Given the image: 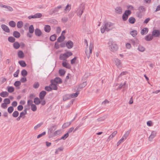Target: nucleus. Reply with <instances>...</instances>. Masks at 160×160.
I'll use <instances>...</instances> for the list:
<instances>
[{"label": "nucleus", "instance_id": "obj_25", "mask_svg": "<svg viewBox=\"0 0 160 160\" xmlns=\"http://www.w3.org/2000/svg\"><path fill=\"white\" fill-rule=\"evenodd\" d=\"M65 39V37L64 35H61L57 39V42H61L63 41Z\"/></svg>", "mask_w": 160, "mask_h": 160}, {"label": "nucleus", "instance_id": "obj_7", "mask_svg": "<svg viewBox=\"0 0 160 160\" xmlns=\"http://www.w3.org/2000/svg\"><path fill=\"white\" fill-rule=\"evenodd\" d=\"M160 35V32L158 30L154 29L152 32V36L153 37H158Z\"/></svg>", "mask_w": 160, "mask_h": 160}, {"label": "nucleus", "instance_id": "obj_22", "mask_svg": "<svg viewBox=\"0 0 160 160\" xmlns=\"http://www.w3.org/2000/svg\"><path fill=\"white\" fill-rule=\"evenodd\" d=\"M14 48L16 49H18L20 46L19 43L17 42H15L13 44Z\"/></svg>", "mask_w": 160, "mask_h": 160}, {"label": "nucleus", "instance_id": "obj_10", "mask_svg": "<svg viewBox=\"0 0 160 160\" xmlns=\"http://www.w3.org/2000/svg\"><path fill=\"white\" fill-rule=\"evenodd\" d=\"M1 28L5 32L7 33H9L10 32L9 28L5 24H2L1 25Z\"/></svg>", "mask_w": 160, "mask_h": 160}, {"label": "nucleus", "instance_id": "obj_29", "mask_svg": "<svg viewBox=\"0 0 160 160\" xmlns=\"http://www.w3.org/2000/svg\"><path fill=\"white\" fill-rule=\"evenodd\" d=\"M138 50L140 52H143L145 50V48L141 45H139L138 46Z\"/></svg>", "mask_w": 160, "mask_h": 160}, {"label": "nucleus", "instance_id": "obj_20", "mask_svg": "<svg viewBox=\"0 0 160 160\" xmlns=\"http://www.w3.org/2000/svg\"><path fill=\"white\" fill-rule=\"evenodd\" d=\"M117 131H115L113 132L112 134H111L109 137L107 139V141H109L110 140L113 138V137L115 136L117 134Z\"/></svg>", "mask_w": 160, "mask_h": 160}, {"label": "nucleus", "instance_id": "obj_30", "mask_svg": "<svg viewBox=\"0 0 160 160\" xmlns=\"http://www.w3.org/2000/svg\"><path fill=\"white\" fill-rule=\"evenodd\" d=\"M29 32L31 34L33 33L34 32V28L33 25H31L28 28Z\"/></svg>", "mask_w": 160, "mask_h": 160}, {"label": "nucleus", "instance_id": "obj_59", "mask_svg": "<svg viewBox=\"0 0 160 160\" xmlns=\"http://www.w3.org/2000/svg\"><path fill=\"white\" fill-rule=\"evenodd\" d=\"M19 72V69H18L17 71L14 73L13 74V76L15 77H17L18 76V75Z\"/></svg>", "mask_w": 160, "mask_h": 160}, {"label": "nucleus", "instance_id": "obj_45", "mask_svg": "<svg viewBox=\"0 0 160 160\" xmlns=\"http://www.w3.org/2000/svg\"><path fill=\"white\" fill-rule=\"evenodd\" d=\"M130 34L134 37L137 34V32L136 30H133L130 32Z\"/></svg>", "mask_w": 160, "mask_h": 160}, {"label": "nucleus", "instance_id": "obj_15", "mask_svg": "<svg viewBox=\"0 0 160 160\" xmlns=\"http://www.w3.org/2000/svg\"><path fill=\"white\" fill-rule=\"evenodd\" d=\"M115 12L118 14H121L122 12V9L120 7H117L115 9Z\"/></svg>", "mask_w": 160, "mask_h": 160}, {"label": "nucleus", "instance_id": "obj_60", "mask_svg": "<svg viewBox=\"0 0 160 160\" xmlns=\"http://www.w3.org/2000/svg\"><path fill=\"white\" fill-rule=\"evenodd\" d=\"M46 132H44L42 133L39 134L37 136V138H40V137H42L44 135L46 134Z\"/></svg>", "mask_w": 160, "mask_h": 160}, {"label": "nucleus", "instance_id": "obj_58", "mask_svg": "<svg viewBox=\"0 0 160 160\" xmlns=\"http://www.w3.org/2000/svg\"><path fill=\"white\" fill-rule=\"evenodd\" d=\"M125 140L123 138H122L117 142V145L118 146L122 142H123L124 140Z\"/></svg>", "mask_w": 160, "mask_h": 160}, {"label": "nucleus", "instance_id": "obj_61", "mask_svg": "<svg viewBox=\"0 0 160 160\" xmlns=\"http://www.w3.org/2000/svg\"><path fill=\"white\" fill-rule=\"evenodd\" d=\"M68 18L66 17H64L62 19V21L64 23H65L68 21Z\"/></svg>", "mask_w": 160, "mask_h": 160}, {"label": "nucleus", "instance_id": "obj_14", "mask_svg": "<svg viewBox=\"0 0 160 160\" xmlns=\"http://www.w3.org/2000/svg\"><path fill=\"white\" fill-rule=\"evenodd\" d=\"M73 45V43L71 41L69 40L66 43V46L68 49L72 48Z\"/></svg>", "mask_w": 160, "mask_h": 160}, {"label": "nucleus", "instance_id": "obj_3", "mask_svg": "<svg viewBox=\"0 0 160 160\" xmlns=\"http://www.w3.org/2000/svg\"><path fill=\"white\" fill-rule=\"evenodd\" d=\"M72 53L70 52H67L63 54H61L60 55L59 58L61 60H65L69 56H72Z\"/></svg>", "mask_w": 160, "mask_h": 160}, {"label": "nucleus", "instance_id": "obj_8", "mask_svg": "<svg viewBox=\"0 0 160 160\" xmlns=\"http://www.w3.org/2000/svg\"><path fill=\"white\" fill-rule=\"evenodd\" d=\"M42 15L41 13H37L33 15H31L28 17V18L30 19L31 18H39L41 17Z\"/></svg>", "mask_w": 160, "mask_h": 160}, {"label": "nucleus", "instance_id": "obj_40", "mask_svg": "<svg viewBox=\"0 0 160 160\" xmlns=\"http://www.w3.org/2000/svg\"><path fill=\"white\" fill-rule=\"evenodd\" d=\"M71 122H70L64 123L62 126V128H66L67 127H68L71 124Z\"/></svg>", "mask_w": 160, "mask_h": 160}, {"label": "nucleus", "instance_id": "obj_11", "mask_svg": "<svg viewBox=\"0 0 160 160\" xmlns=\"http://www.w3.org/2000/svg\"><path fill=\"white\" fill-rule=\"evenodd\" d=\"M157 132L156 131H152L151 133V134L149 137V140L150 141H152V139L156 136Z\"/></svg>", "mask_w": 160, "mask_h": 160}, {"label": "nucleus", "instance_id": "obj_44", "mask_svg": "<svg viewBox=\"0 0 160 160\" xmlns=\"http://www.w3.org/2000/svg\"><path fill=\"white\" fill-rule=\"evenodd\" d=\"M79 92L78 91H77L75 93L70 94L71 98H74L76 97L79 94Z\"/></svg>", "mask_w": 160, "mask_h": 160}, {"label": "nucleus", "instance_id": "obj_43", "mask_svg": "<svg viewBox=\"0 0 160 160\" xmlns=\"http://www.w3.org/2000/svg\"><path fill=\"white\" fill-rule=\"evenodd\" d=\"M31 110L33 112H35L37 110V107L36 105L34 104H32L31 105Z\"/></svg>", "mask_w": 160, "mask_h": 160}, {"label": "nucleus", "instance_id": "obj_18", "mask_svg": "<svg viewBox=\"0 0 160 160\" xmlns=\"http://www.w3.org/2000/svg\"><path fill=\"white\" fill-rule=\"evenodd\" d=\"M18 57L20 58H23L24 57V55L22 51L19 50L18 53Z\"/></svg>", "mask_w": 160, "mask_h": 160}, {"label": "nucleus", "instance_id": "obj_49", "mask_svg": "<svg viewBox=\"0 0 160 160\" xmlns=\"http://www.w3.org/2000/svg\"><path fill=\"white\" fill-rule=\"evenodd\" d=\"M138 9L140 12H141L144 11L146 10L145 8L143 6H140L139 7Z\"/></svg>", "mask_w": 160, "mask_h": 160}, {"label": "nucleus", "instance_id": "obj_26", "mask_svg": "<svg viewBox=\"0 0 160 160\" xmlns=\"http://www.w3.org/2000/svg\"><path fill=\"white\" fill-rule=\"evenodd\" d=\"M13 36L16 38H18L20 36V33L18 31H14L13 34Z\"/></svg>", "mask_w": 160, "mask_h": 160}, {"label": "nucleus", "instance_id": "obj_53", "mask_svg": "<svg viewBox=\"0 0 160 160\" xmlns=\"http://www.w3.org/2000/svg\"><path fill=\"white\" fill-rule=\"evenodd\" d=\"M138 40H137V39H136L135 40H132V44L134 46L137 45V44L138 43Z\"/></svg>", "mask_w": 160, "mask_h": 160}, {"label": "nucleus", "instance_id": "obj_13", "mask_svg": "<svg viewBox=\"0 0 160 160\" xmlns=\"http://www.w3.org/2000/svg\"><path fill=\"white\" fill-rule=\"evenodd\" d=\"M46 93V92L45 91H42L40 93L39 97L41 100H42L44 99Z\"/></svg>", "mask_w": 160, "mask_h": 160}, {"label": "nucleus", "instance_id": "obj_54", "mask_svg": "<svg viewBox=\"0 0 160 160\" xmlns=\"http://www.w3.org/2000/svg\"><path fill=\"white\" fill-rule=\"evenodd\" d=\"M21 84L20 81H16L14 83V85L15 86L17 87L19 86Z\"/></svg>", "mask_w": 160, "mask_h": 160}, {"label": "nucleus", "instance_id": "obj_27", "mask_svg": "<svg viewBox=\"0 0 160 160\" xmlns=\"http://www.w3.org/2000/svg\"><path fill=\"white\" fill-rule=\"evenodd\" d=\"M23 23L22 21H18L17 24V27L18 28H21L23 26Z\"/></svg>", "mask_w": 160, "mask_h": 160}, {"label": "nucleus", "instance_id": "obj_1", "mask_svg": "<svg viewBox=\"0 0 160 160\" xmlns=\"http://www.w3.org/2000/svg\"><path fill=\"white\" fill-rule=\"evenodd\" d=\"M114 28V24L110 22H105L103 26H102L101 28V32L103 33L105 30L108 31L111 30Z\"/></svg>", "mask_w": 160, "mask_h": 160}, {"label": "nucleus", "instance_id": "obj_34", "mask_svg": "<svg viewBox=\"0 0 160 160\" xmlns=\"http://www.w3.org/2000/svg\"><path fill=\"white\" fill-rule=\"evenodd\" d=\"M130 132V130H129L128 131L124 134L123 136L122 137V138L124 139V140H125L126 139V138H128V137L129 135V133Z\"/></svg>", "mask_w": 160, "mask_h": 160}, {"label": "nucleus", "instance_id": "obj_19", "mask_svg": "<svg viewBox=\"0 0 160 160\" xmlns=\"http://www.w3.org/2000/svg\"><path fill=\"white\" fill-rule=\"evenodd\" d=\"M9 93L7 91H3L0 93V96L3 98L7 97Z\"/></svg>", "mask_w": 160, "mask_h": 160}, {"label": "nucleus", "instance_id": "obj_47", "mask_svg": "<svg viewBox=\"0 0 160 160\" xmlns=\"http://www.w3.org/2000/svg\"><path fill=\"white\" fill-rule=\"evenodd\" d=\"M13 110L14 108L12 106L9 107L8 109V112L9 113H11L13 111Z\"/></svg>", "mask_w": 160, "mask_h": 160}, {"label": "nucleus", "instance_id": "obj_46", "mask_svg": "<svg viewBox=\"0 0 160 160\" xmlns=\"http://www.w3.org/2000/svg\"><path fill=\"white\" fill-rule=\"evenodd\" d=\"M69 134L68 133H67L65 134L63 136H62L60 139H58V140L63 139L65 140L67 137H68Z\"/></svg>", "mask_w": 160, "mask_h": 160}, {"label": "nucleus", "instance_id": "obj_41", "mask_svg": "<svg viewBox=\"0 0 160 160\" xmlns=\"http://www.w3.org/2000/svg\"><path fill=\"white\" fill-rule=\"evenodd\" d=\"M21 74L22 76L25 77L27 75L28 72L26 70L23 69L21 71Z\"/></svg>", "mask_w": 160, "mask_h": 160}, {"label": "nucleus", "instance_id": "obj_23", "mask_svg": "<svg viewBox=\"0 0 160 160\" xmlns=\"http://www.w3.org/2000/svg\"><path fill=\"white\" fill-rule=\"evenodd\" d=\"M153 38V36L151 34H149L146 36L145 38V40L148 41H149L152 40Z\"/></svg>", "mask_w": 160, "mask_h": 160}, {"label": "nucleus", "instance_id": "obj_37", "mask_svg": "<svg viewBox=\"0 0 160 160\" xmlns=\"http://www.w3.org/2000/svg\"><path fill=\"white\" fill-rule=\"evenodd\" d=\"M9 25L11 27L14 28L15 27L16 25V24L15 22L13 21H11L9 22Z\"/></svg>", "mask_w": 160, "mask_h": 160}, {"label": "nucleus", "instance_id": "obj_16", "mask_svg": "<svg viewBox=\"0 0 160 160\" xmlns=\"http://www.w3.org/2000/svg\"><path fill=\"white\" fill-rule=\"evenodd\" d=\"M34 32L36 36L38 37L40 36L42 34V32L41 30L38 28L35 29Z\"/></svg>", "mask_w": 160, "mask_h": 160}, {"label": "nucleus", "instance_id": "obj_32", "mask_svg": "<svg viewBox=\"0 0 160 160\" xmlns=\"http://www.w3.org/2000/svg\"><path fill=\"white\" fill-rule=\"evenodd\" d=\"M71 98V95L69 94H66L64 95L63 97V100L66 101L69 99Z\"/></svg>", "mask_w": 160, "mask_h": 160}, {"label": "nucleus", "instance_id": "obj_35", "mask_svg": "<svg viewBox=\"0 0 160 160\" xmlns=\"http://www.w3.org/2000/svg\"><path fill=\"white\" fill-rule=\"evenodd\" d=\"M8 40L10 42H14L15 39L13 37L10 36L8 38Z\"/></svg>", "mask_w": 160, "mask_h": 160}, {"label": "nucleus", "instance_id": "obj_28", "mask_svg": "<svg viewBox=\"0 0 160 160\" xmlns=\"http://www.w3.org/2000/svg\"><path fill=\"white\" fill-rule=\"evenodd\" d=\"M62 65L63 67L68 69H69L71 68L70 65L66 62H62Z\"/></svg>", "mask_w": 160, "mask_h": 160}, {"label": "nucleus", "instance_id": "obj_57", "mask_svg": "<svg viewBox=\"0 0 160 160\" xmlns=\"http://www.w3.org/2000/svg\"><path fill=\"white\" fill-rule=\"evenodd\" d=\"M1 107L3 109H6L7 107V104L4 102L1 104Z\"/></svg>", "mask_w": 160, "mask_h": 160}, {"label": "nucleus", "instance_id": "obj_62", "mask_svg": "<svg viewBox=\"0 0 160 160\" xmlns=\"http://www.w3.org/2000/svg\"><path fill=\"white\" fill-rule=\"evenodd\" d=\"M77 58L76 57H75L74 58L71 60V63L72 64H73L75 63V61L77 59Z\"/></svg>", "mask_w": 160, "mask_h": 160}, {"label": "nucleus", "instance_id": "obj_50", "mask_svg": "<svg viewBox=\"0 0 160 160\" xmlns=\"http://www.w3.org/2000/svg\"><path fill=\"white\" fill-rule=\"evenodd\" d=\"M71 5L68 4L66 7L65 8H64L63 9L66 11H68L71 9Z\"/></svg>", "mask_w": 160, "mask_h": 160}, {"label": "nucleus", "instance_id": "obj_48", "mask_svg": "<svg viewBox=\"0 0 160 160\" xmlns=\"http://www.w3.org/2000/svg\"><path fill=\"white\" fill-rule=\"evenodd\" d=\"M18 115L19 112L17 111H14L12 114V116L14 118H16L18 117Z\"/></svg>", "mask_w": 160, "mask_h": 160}, {"label": "nucleus", "instance_id": "obj_36", "mask_svg": "<svg viewBox=\"0 0 160 160\" xmlns=\"http://www.w3.org/2000/svg\"><path fill=\"white\" fill-rule=\"evenodd\" d=\"M8 91L10 93H12L14 92V89L13 87L11 86H8L7 88Z\"/></svg>", "mask_w": 160, "mask_h": 160}, {"label": "nucleus", "instance_id": "obj_64", "mask_svg": "<svg viewBox=\"0 0 160 160\" xmlns=\"http://www.w3.org/2000/svg\"><path fill=\"white\" fill-rule=\"evenodd\" d=\"M18 110L19 111L22 110L23 109V107L22 105H19L18 107Z\"/></svg>", "mask_w": 160, "mask_h": 160}, {"label": "nucleus", "instance_id": "obj_51", "mask_svg": "<svg viewBox=\"0 0 160 160\" xmlns=\"http://www.w3.org/2000/svg\"><path fill=\"white\" fill-rule=\"evenodd\" d=\"M3 102L4 103H6L7 104H8L10 103V101L8 98H5Z\"/></svg>", "mask_w": 160, "mask_h": 160}, {"label": "nucleus", "instance_id": "obj_33", "mask_svg": "<svg viewBox=\"0 0 160 160\" xmlns=\"http://www.w3.org/2000/svg\"><path fill=\"white\" fill-rule=\"evenodd\" d=\"M34 102L36 104L38 105L41 103V101L38 98H36L34 99Z\"/></svg>", "mask_w": 160, "mask_h": 160}, {"label": "nucleus", "instance_id": "obj_55", "mask_svg": "<svg viewBox=\"0 0 160 160\" xmlns=\"http://www.w3.org/2000/svg\"><path fill=\"white\" fill-rule=\"evenodd\" d=\"M39 83L38 82H36L33 85V87L35 89L39 87Z\"/></svg>", "mask_w": 160, "mask_h": 160}, {"label": "nucleus", "instance_id": "obj_52", "mask_svg": "<svg viewBox=\"0 0 160 160\" xmlns=\"http://www.w3.org/2000/svg\"><path fill=\"white\" fill-rule=\"evenodd\" d=\"M44 89L48 92H50L52 90V89L50 85L49 86H46L45 87Z\"/></svg>", "mask_w": 160, "mask_h": 160}, {"label": "nucleus", "instance_id": "obj_4", "mask_svg": "<svg viewBox=\"0 0 160 160\" xmlns=\"http://www.w3.org/2000/svg\"><path fill=\"white\" fill-rule=\"evenodd\" d=\"M131 13V12L129 10H126L122 16V19L123 21H126L128 17V16Z\"/></svg>", "mask_w": 160, "mask_h": 160}, {"label": "nucleus", "instance_id": "obj_9", "mask_svg": "<svg viewBox=\"0 0 160 160\" xmlns=\"http://www.w3.org/2000/svg\"><path fill=\"white\" fill-rule=\"evenodd\" d=\"M51 81L57 84L62 82V79L59 77H56L54 80H51Z\"/></svg>", "mask_w": 160, "mask_h": 160}, {"label": "nucleus", "instance_id": "obj_42", "mask_svg": "<svg viewBox=\"0 0 160 160\" xmlns=\"http://www.w3.org/2000/svg\"><path fill=\"white\" fill-rule=\"evenodd\" d=\"M66 72V71L63 69H60L59 71V73L60 76H63Z\"/></svg>", "mask_w": 160, "mask_h": 160}, {"label": "nucleus", "instance_id": "obj_38", "mask_svg": "<svg viewBox=\"0 0 160 160\" xmlns=\"http://www.w3.org/2000/svg\"><path fill=\"white\" fill-rule=\"evenodd\" d=\"M56 37L57 35L56 34L52 35L50 37V40L52 41H54L56 40Z\"/></svg>", "mask_w": 160, "mask_h": 160}, {"label": "nucleus", "instance_id": "obj_12", "mask_svg": "<svg viewBox=\"0 0 160 160\" xmlns=\"http://www.w3.org/2000/svg\"><path fill=\"white\" fill-rule=\"evenodd\" d=\"M51 84H50L52 90H57L58 89L57 84L51 81Z\"/></svg>", "mask_w": 160, "mask_h": 160}, {"label": "nucleus", "instance_id": "obj_31", "mask_svg": "<svg viewBox=\"0 0 160 160\" xmlns=\"http://www.w3.org/2000/svg\"><path fill=\"white\" fill-rule=\"evenodd\" d=\"M128 21L130 23L133 24L135 22L136 20L134 18L131 17L129 18Z\"/></svg>", "mask_w": 160, "mask_h": 160}, {"label": "nucleus", "instance_id": "obj_56", "mask_svg": "<svg viewBox=\"0 0 160 160\" xmlns=\"http://www.w3.org/2000/svg\"><path fill=\"white\" fill-rule=\"evenodd\" d=\"M42 123H40L38 124L37 125L34 127V129L35 130H37L38 128H40L42 124Z\"/></svg>", "mask_w": 160, "mask_h": 160}, {"label": "nucleus", "instance_id": "obj_39", "mask_svg": "<svg viewBox=\"0 0 160 160\" xmlns=\"http://www.w3.org/2000/svg\"><path fill=\"white\" fill-rule=\"evenodd\" d=\"M19 63L21 66L23 67H24L26 66V64L24 61H20L19 62Z\"/></svg>", "mask_w": 160, "mask_h": 160}, {"label": "nucleus", "instance_id": "obj_2", "mask_svg": "<svg viewBox=\"0 0 160 160\" xmlns=\"http://www.w3.org/2000/svg\"><path fill=\"white\" fill-rule=\"evenodd\" d=\"M108 44L109 49L111 51L114 52L117 50L118 47L115 42H113L111 40H110Z\"/></svg>", "mask_w": 160, "mask_h": 160}, {"label": "nucleus", "instance_id": "obj_17", "mask_svg": "<svg viewBox=\"0 0 160 160\" xmlns=\"http://www.w3.org/2000/svg\"><path fill=\"white\" fill-rule=\"evenodd\" d=\"M114 61L116 63V65L118 67V68H119L120 67L121 64V61L118 58H115L114 59Z\"/></svg>", "mask_w": 160, "mask_h": 160}, {"label": "nucleus", "instance_id": "obj_6", "mask_svg": "<svg viewBox=\"0 0 160 160\" xmlns=\"http://www.w3.org/2000/svg\"><path fill=\"white\" fill-rule=\"evenodd\" d=\"M84 9L85 8L83 6H80L77 10V15L79 16V17H81Z\"/></svg>", "mask_w": 160, "mask_h": 160}, {"label": "nucleus", "instance_id": "obj_21", "mask_svg": "<svg viewBox=\"0 0 160 160\" xmlns=\"http://www.w3.org/2000/svg\"><path fill=\"white\" fill-rule=\"evenodd\" d=\"M148 29L147 28H144L141 31V33L142 35L146 34L148 32Z\"/></svg>", "mask_w": 160, "mask_h": 160}, {"label": "nucleus", "instance_id": "obj_63", "mask_svg": "<svg viewBox=\"0 0 160 160\" xmlns=\"http://www.w3.org/2000/svg\"><path fill=\"white\" fill-rule=\"evenodd\" d=\"M126 84V82H125L123 84L121 83L119 86L118 88L119 89H121L122 87L125 86Z\"/></svg>", "mask_w": 160, "mask_h": 160}, {"label": "nucleus", "instance_id": "obj_24", "mask_svg": "<svg viewBox=\"0 0 160 160\" xmlns=\"http://www.w3.org/2000/svg\"><path fill=\"white\" fill-rule=\"evenodd\" d=\"M45 31L47 32H49L51 30L50 26L48 25H45L44 28Z\"/></svg>", "mask_w": 160, "mask_h": 160}, {"label": "nucleus", "instance_id": "obj_5", "mask_svg": "<svg viewBox=\"0 0 160 160\" xmlns=\"http://www.w3.org/2000/svg\"><path fill=\"white\" fill-rule=\"evenodd\" d=\"M62 5L58 6L53 9H51L49 11V14L52 15L54 13H56L59 10L62 9Z\"/></svg>", "mask_w": 160, "mask_h": 160}]
</instances>
